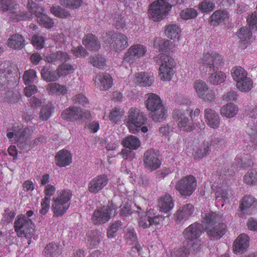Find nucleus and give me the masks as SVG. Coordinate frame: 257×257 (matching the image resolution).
<instances>
[{
	"instance_id": "nucleus-62",
	"label": "nucleus",
	"mask_w": 257,
	"mask_h": 257,
	"mask_svg": "<svg viewBox=\"0 0 257 257\" xmlns=\"http://www.w3.org/2000/svg\"><path fill=\"white\" fill-rule=\"evenodd\" d=\"M50 205V198L45 197L42 199L41 202V209L40 213L42 215L46 214L49 210Z\"/></svg>"
},
{
	"instance_id": "nucleus-4",
	"label": "nucleus",
	"mask_w": 257,
	"mask_h": 257,
	"mask_svg": "<svg viewBox=\"0 0 257 257\" xmlns=\"http://www.w3.org/2000/svg\"><path fill=\"white\" fill-rule=\"evenodd\" d=\"M173 5L167 0L155 1L149 7V19L154 22H161L169 15Z\"/></svg>"
},
{
	"instance_id": "nucleus-35",
	"label": "nucleus",
	"mask_w": 257,
	"mask_h": 257,
	"mask_svg": "<svg viewBox=\"0 0 257 257\" xmlns=\"http://www.w3.org/2000/svg\"><path fill=\"white\" fill-rule=\"evenodd\" d=\"M41 74L42 77L47 82H54L59 78L57 71H55L50 66H44Z\"/></svg>"
},
{
	"instance_id": "nucleus-25",
	"label": "nucleus",
	"mask_w": 257,
	"mask_h": 257,
	"mask_svg": "<svg viewBox=\"0 0 257 257\" xmlns=\"http://www.w3.org/2000/svg\"><path fill=\"white\" fill-rule=\"evenodd\" d=\"M133 81L140 86H149L154 81V77L148 73L141 72L134 75Z\"/></svg>"
},
{
	"instance_id": "nucleus-23",
	"label": "nucleus",
	"mask_w": 257,
	"mask_h": 257,
	"mask_svg": "<svg viewBox=\"0 0 257 257\" xmlns=\"http://www.w3.org/2000/svg\"><path fill=\"white\" fill-rule=\"evenodd\" d=\"M204 114L205 122L210 127L213 129L219 127L220 118L218 114L214 110L209 108H205Z\"/></svg>"
},
{
	"instance_id": "nucleus-38",
	"label": "nucleus",
	"mask_w": 257,
	"mask_h": 257,
	"mask_svg": "<svg viewBox=\"0 0 257 257\" xmlns=\"http://www.w3.org/2000/svg\"><path fill=\"white\" fill-rule=\"evenodd\" d=\"M240 42L245 47L251 42L252 32L247 27H242L238 33Z\"/></svg>"
},
{
	"instance_id": "nucleus-52",
	"label": "nucleus",
	"mask_w": 257,
	"mask_h": 257,
	"mask_svg": "<svg viewBox=\"0 0 257 257\" xmlns=\"http://www.w3.org/2000/svg\"><path fill=\"white\" fill-rule=\"evenodd\" d=\"M180 15L182 19L187 20L196 18L198 13L197 10L193 8H187L183 10Z\"/></svg>"
},
{
	"instance_id": "nucleus-47",
	"label": "nucleus",
	"mask_w": 257,
	"mask_h": 257,
	"mask_svg": "<svg viewBox=\"0 0 257 257\" xmlns=\"http://www.w3.org/2000/svg\"><path fill=\"white\" fill-rule=\"evenodd\" d=\"M124 238L126 242L128 244H136L137 243V236L134 227L128 226L124 230Z\"/></svg>"
},
{
	"instance_id": "nucleus-16",
	"label": "nucleus",
	"mask_w": 257,
	"mask_h": 257,
	"mask_svg": "<svg viewBox=\"0 0 257 257\" xmlns=\"http://www.w3.org/2000/svg\"><path fill=\"white\" fill-rule=\"evenodd\" d=\"M90 116V113L89 111L83 112L80 108L76 107H69L64 110L62 113V118L69 121L88 118Z\"/></svg>"
},
{
	"instance_id": "nucleus-39",
	"label": "nucleus",
	"mask_w": 257,
	"mask_h": 257,
	"mask_svg": "<svg viewBox=\"0 0 257 257\" xmlns=\"http://www.w3.org/2000/svg\"><path fill=\"white\" fill-rule=\"evenodd\" d=\"M141 144L140 140L133 135L125 137L122 142V145L124 147L132 150H137L140 147Z\"/></svg>"
},
{
	"instance_id": "nucleus-2",
	"label": "nucleus",
	"mask_w": 257,
	"mask_h": 257,
	"mask_svg": "<svg viewBox=\"0 0 257 257\" xmlns=\"http://www.w3.org/2000/svg\"><path fill=\"white\" fill-rule=\"evenodd\" d=\"M146 108L151 112L153 120L156 122L164 120L166 117L168 109L163 105L160 97L153 93L146 94L145 96Z\"/></svg>"
},
{
	"instance_id": "nucleus-45",
	"label": "nucleus",
	"mask_w": 257,
	"mask_h": 257,
	"mask_svg": "<svg viewBox=\"0 0 257 257\" xmlns=\"http://www.w3.org/2000/svg\"><path fill=\"white\" fill-rule=\"evenodd\" d=\"M231 75L236 83L248 76L247 72L240 66L233 67L231 70Z\"/></svg>"
},
{
	"instance_id": "nucleus-37",
	"label": "nucleus",
	"mask_w": 257,
	"mask_h": 257,
	"mask_svg": "<svg viewBox=\"0 0 257 257\" xmlns=\"http://www.w3.org/2000/svg\"><path fill=\"white\" fill-rule=\"evenodd\" d=\"M33 133V130L29 128H25L22 132V135L20 136L19 140H17V147L21 148L24 151H27L30 149L26 143L29 136Z\"/></svg>"
},
{
	"instance_id": "nucleus-10",
	"label": "nucleus",
	"mask_w": 257,
	"mask_h": 257,
	"mask_svg": "<svg viewBox=\"0 0 257 257\" xmlns=\"http://www.w3.org/2000/svg\"><path fill=\"white\" fill-rule=\"evenodd\" d=\"M193 88L197 96L205 102L212 105L215 98L213 90L210 89L208 84L202 80H197L193 84Z\"/></svg>"
},
{
	"instance_id": "nucleus-5",
	"label": "nucleus",
	"mask_w": 257,
	"mask_h": 257,
	"mask_svg": "<svg viewBox=\"0 0 257 257\" xmlns=\"http://www.w3.org/2000/svg\"><path fill=\"white\" fill-rule=\"evenodd\" d=\"M72 197L69 190H60L57 191L52 199V207L55 216L64 214L69 208V201Z\"/></svg>"
},
{
	"instance_id": "nucleus-41",
	"label": "nucleus",
	"mask_w": 257,
	"mask_h": 257,
	"mask_svg": "<svg viewBox=\"0 0 257 257\" xmlns=\"http://www.w3.org/2000/svg\"><path fill=\"white\" fill-rule=\"evenodd\" d=\"M237 88L241 92L247 93L253 87V82L250 77L247 76L236 83Z\"/></svg>"
},
{
	"instance_id": "nucleus-49",
	"label": "nucleus",
	"mask_w": 257,
	"mask_h": 257,
	"mask_svg": "<svg viewBox=\"0 0 257 257\" xmlns=\"http://www.w3.org/2000/svg\"><path fill=\"white\" fill-rule=\"evenodd\" d=\"M244 181L249 185L257 184V169L249 170L243 177Z\"/></svg>"
},
{
	"instance_id": "nucleus-63",
	"label": "nucleus",
	"mask_w": 257,
	"mask_h": 257,
	"mask_svg": "<svg viewBox=\"0 0 257 257\" xmlns=\"http://www.w3.org/2000/svg\"><path fill=\"white\" fill-rule=\"evenodd\" d=\"M121 226V223L120 222H116L113 223L109 227L107 231V236L108 238L114 237L118 230L119 228Z\"/></svg>"
},
{
	"instance_id": "nucleus-1",
	"label": "nucleus",
	"mask_w": 257,
	"mask_h": 257,
	"mask_svg": "<svg viewBox=\"0 0 257 257\" xmlns=\"http://www.w3.org/2000/svg\"><path fill=\"white\" fill-rule=\"evenodd\" d=\"M225 216L218 212H209L204 214L203 226L211 239H220L226 232V225L223 223Z\"/></svg>"
},
{
	"instance_id": "nucleus-43",
	"label": "nucleus",
	"mask_w": 257,
	"mask_h": 257,
	"mask_svg": "<svg viewBox=\"0 0 257 257\" xmlns=\"http://www.w3.org/2000/svg\"><path fill=\"white\" fill-rule=\"evenodd\" d=\"M238 108L235 104L229 103L224 105L220 110V113L222 116L230 118L235 116L238 113Z\"/></svg>"
},
{
	"instance_id": "nucleus-32",
	"label": "nucleus",
	"mask_w": 257,
	"mask_h": 257,
	"mask_svg": "<svg viewBox=\"0 0 257 257\" xmlns=\"http://www.w3.org/2000/svg\"><path fill=\"white\" fill-rule=\"evenodd\" d=\"M46 90L51 95H65L67 92V88L66 86L58 83H50L46 87Z\"/></svg>"
},
{
	"instance_id": "nucleus-11",
	"label": "nucleus",
	"mask_w": 257,
	"mask_h": 257,
	"mask_svg": "<svg viewBox=\"0 0 257 257\" xmlns=\"http://www.w3.org/2000/svg\"><path fill=\"white\" fill-rule=\"evenodd\" d=\"M35 233L34 224L32 220L24 215H19L17 219V236L25 237L28 239V243H30V238Z\"/></svg>"
},
{
	"instance_id": "nucleus-61",
	"label": "nucleus",
	"mask_w": 257,
	"mask_h": 257,
	"mask_svg": "<svg viewBox=\"0 0 257 257\" xmlns=\"http://www.w3.org/2000/svg\"><path fill=\"white\" fill-rule=\"evenodd\" d=\"M52 104H48L41 109L40 117L43 120H47L51 115Z\"/></svg>"
},
{
	"instance_id": "nucleus-60",
	"label": "nucleus",
	"mask_w": 257,
	"mask_h": 257,
	"mask_svg": "<svg viewBox=\"0 0 257 257\" xmlns=\"http://www.w3.org/2000/svg\"><path fill=\"white\" fill-rule=\"evenodd\" d=\"M140 214H138L139 216V225L140 227L144 229L149 228L151 225V222L150 221V210H149L147 214L145 216H140Z\"/></svg>"
},
{
	"instance_id": "nucleus-24",
	"label": "nucleus",
	"mask_w": 257,
	"mask_h": 257,
	"mask_svg": "<svg viewBox=\"0 0 257 257\" xmlns=\"http://www.w3.org/2000/svg\"><path fill=\"white\" fill-rule=\"evenodd\" d=\"M249 246V238L245 234H241L233 243V251L236 254L245 252Z\"/></svg>"
},
{
	"instance_id": "nucleus-18",
	"label": "nucleus",
	"mask_w": 257,
	"mask_h": 257,
	"mask_svg": "<svg viewBox=\"0 0 257 257\" xmlns=\"http://www.w3.org/2000/svg\"><path fill=\"white\" fill-rule=\"evenodd\" d=\"M158 151L151 149L146 151L144 156L145 167L151 170H156L161 165V161L159 158Z\"/></svg>"
},
{
	"instance_id": "nucleus-56",
	"label": "nucleus",
	"mask_w": 257,
	"mask_h": 257,
	"mask_svg": "<svg viewBox=\"0 0 257 257\" xmlns=\"http://www.w3.org/2000/svg\"><path fill=\"white\" fill-rule=\"evenodd\" d=\"M189 255L188 249L183 246L174 248L171 252L170 257H188Z\"/></svg>"
},
{
	"instance_id": "nucleus-58",
	"label": "nucleus",
	"mask_w": 257,
	"mask_h": 257,
	"mask_svg": "<svg viewBox=\"0 0 257 257\" xmlns=\"http://www.w3.org/2000/svg\"><path fill=\"white\" fill-rule=\"evenodd\" d=\"M198 8L202 13H209L214 10L215 4L213 2L205 0L199 5Z\"/></svg>"
},
{
	"instance_id": "nucleus-55",
	"label": "nucleus",
	"mask_w": 257,
	"mask_h": 257,
	"mask_svg": "<svg viewBox=\"0 0 257 257\" xmlns=\"http://www.w3.org/2000/svg\"><path fill=\"white\" fill-rule=\"evenodd\" d=\"M37 78L36 72L33 69L26 71L24 74L23 79L26 85L33 83Z\"/></svg>"
},
{
	"instance_id": "nucleus-21",
	"label": "nucleus",
	"mask_w": 257,
	"mask_h": 257,
	"mask_svg": "<svg viewBox=\"0 0 257 257\" xmlns=\"http://www.w3.org/2000/svg\"><path fill=\"white\" fill-rule=\"evenodd\" d=\"M256 204L255 199L251 196H245L241 200L239 206L238 215L241 217H244L245 214L251 213V209Z\"/></svg>"
},
{
	"instance_id": "nucleus-26",
	"label": "nucleus",
	"mask_w": 257,
	"mask_h": 257,
	"mask_svg": "<svg viewBox=\"0 0 257 257\" xmlns=\"http://www.w3.org/2000/svg\"><path fill=\"white\" fill-rule=\"evenodd\" d=\"M72 162V155L67 150L59 151L55 156V163L60 167H65Z\"/></svg>"
},
{
	"instance_id": "nucleus-31",
	"label": "nucleus",
	"mask_w": 257,
	"mask_h": 257,
	"mask_svg": "<svg viewBox=\"0 0 257 257\" xmlns=\"http://www.w3.org/2000/svg\"><path fill=\"white\" fill-rule=\"evenodd\" d=\"M172 42L169 40L163 39L162 38H157L155 39L154 42V47L155 48L159 50L160 54H165L170 51L171 48Z\"/></svg>"
},
{
	"instance_id": "nucleus-3",
	"label": "nucleus",
	"mask_w": 257,
	"mask_h": 257,
	"mask_svg": "<svg viewBox=\"0 0 257 257\" xmlns=\"http://www.w3.org/2000/svg\"><path fill=\"white\" fill-rule=\"evenodd\" d=\"M156 64L159 65L158 75L163 81H170L174 73L176 63L174 59L166 54H158L154 57Z\"/></svg>"
},
{
	"instance_id": "nucleus-8",
	"label": "nucleus",
	"mask_w": 257,
	"mask_h": 257,
	"mask_svg": "<svg viewBox=\"0 0 257 257\" xmlns=\"http://www.w3.org/2000/svg\"><path fill=\"white\" fill-rule=\"evenodd\" d=\"M116 206L112 203L97 208L94 211L92 216V222L96 225L105 223L116 214Z\"/></svg>"
},
{
	"instance_id": "nucleus-17",
	"label": "nucleus",
	"mask_w": 257,
	"mask_h": 257,
	"mask_svg": "<svg viewBox=\"0 0 257 257\" xmlns=\"http://www.w3.org/2000/svg\"><path fill=\"white\" fill-rule=\"evenodd\" d=\"M194 207L190 203L186 204L179 208L175 213L176 221L178 223H183L194 216Z\"/></svg>"
},
{
	"instance_id": "nucleus-51",
	"label": "nucleus",
	"mask_w": 257,
	"mask_h": 257,
	"mask_svg": "<svg viewBox=\"0 0 257 257\" xmlns=\"http://www.w3.org/2000/svg\"><path fill=\"white\" fill-rule=\"evenodd\" d=\"M103 236V234L99 231H91L89 234V239L88 241L92 247H95L98 245Z\"/></svg>"
},
{
	"instance_id": "nucleus-14",
	"label": "nucleus",
	"mask_w": 257,
	"mask_h": 257,
	"mask_svg": "<svg viewBox=\"0 0 257 257\" xmlns=\"http://www.w3.org/2000/svg\"><path fill=\"white\" fill-rule=\"evenodd\" d=\"M185 112L182 110H176L173 113V118L177 122L178 128L183 132H190L195 128V124L186 116Z\"/></svg>"
},
{
	"instance_id": "nucleus-15",
	"label": "nucleus",
	"mask_w": 257,
	"mask_h": 257,
	"mask_svg": "<svg viewBox=\"0 0 257 257\" xmlns=\"http://www.w3.org/2000/svg\"><path fill=\"white\" fill-rule=\"evenodd\" d=\"M203 226V225L197 222L190 225L183 232L184 237L188 241L198 242L196 239L202 234ZM192 247L194 250L197 249L195 242H193Z\"/></svg>"
},
{
	"instance_id": "nucleus-28",
	"label": "nucleus",
	"mask_w": 257,
	"mask_h": 257,
	"mask_svg": "<svg viewBox=\"0 0 257 257\" xmlns=\"http://www.w3.org/2000/svg\"><path fill=\"white\" fill-rule=\"evenodd\" d=\"M174 200L169 194H166L158 199V206L165 213L170 212L174 207Z\"/></svg>"
},
{
	"instance_id": "nucleus-64",
	"label": "nucleus",
	"mask_w": 257,
	"mask_h": 257,
	"mask_svg": "<svg viewBox=\"0 0 257 257\" xmlns=\"http://www.w3.org/2000/svg\"><path fill=\"white\" fill-rule=\"evenodd\" d=\"M246 132L250 137H255L257 136V122H250L248 123Z\"/></svg>"
},
{
	"instance_id": "nucleus-36",
	"label": "nucleus",
	"mask_w": 257,
	"mask_h": 257,
	"mask_svg": "<svg viewBox=\"0 0 257 257\" xmlns=\"http://www.w3.org/2000/svg\"><path fill=\"white\" fill-rule=\"evenodd\" d=\"M69 59V56L67 53L59 51L46 56L45 60L48 63H55L63 61H67Z\"/></svg>"
},
{
	"instance_id": "nucleus-20",
	"label": "nucleus",
	"mask_w": 257,
	"mask_h": 257,
	"mask_svg": "<svg viewBox=\"0 0 257 257\" xmlns=\"http://www.w3.org/2000/svg\"><path fill=\"white\" fill-rule=\"evenodd\" d=\"M106 175H100L92 179L88 183V191L93 194H96L101 190L107 184Z\"/></svg>"
},
{
	"instance_id": "nucleus-27",
	"label": "nucleus",
	"mask_w": 257,
	"mask_h": 257,
	"mask_svg": "<svg viewBox=\"0 0 257 257\" xmlns=\"http://www.w3.org/2000/svg\"><path fill=\"white\" fill-rule=\"evenodd\" d=\"M229 16L228 12L224 10H217L210 17V22L214 25L225 24L228 22Z\"/></svg>"
},
{
	"instance_id": "nucleus-30",
	"label": "nucleus",
	"mask_w": 257,
	"mask_h": 257,
	"mask_svg": "<svg viewBox=\"0 0 257 257\" xmlns=\"http://www.w3.org/2000/svg\"><path fill=\"white\" fill-rule=\"evenodd\" d=\"M214 189L215 191L216 200L217 202L222 201L221 206H223L224 202L228 199V186L225 184H222L221 186L217 185L214 186ZM213 189V188L212 187Z\"/></svg>"
},
{
	"instance_id": "nucleus-42",
	"label": "nucleus",
	"mask_w": 257,
	"mask_h": 257,
	"mask_svg": "<svg viewBox=\"0 0 257 257\" xmlns=\"http://www.w3.org/2000/svg\"><path fill=\"white\" fill-rule=\"evenodd\" d=\"M234 163L236 168L246 167L252 164V160L248 154H239L236 156Z\"/></svg>"
},
{
	"instance_id": "nucleus-59",
	"label": "nucleus",
	"mask_w": 257,
	"mask_h": 257,
	"mask_svg": "<svg viewBox=\"0 0 257 257\" xmlns=\"http://www.w3.org/2000/svg\"><path fill=\"white\" fill-rule=\"evenodd\" d=\"M44 252L46 255L51 257L58 254L59 251L56 244L51 243L45 247Z\"/></svg>"
},
{
	"instance_id": "nucleus-54",
	"label": "nucleus",
	"mask_w": 257,
	"mask_h": 257,
	"mask_svg": "<svg viewBox=\"0 0 257 257\" xmlns=\"http://www.w3.org/2000/svg\"><path fill=\"white\" fill-rule=\"evenodd\" d=\"M74 70V68L71 65L63 64L57 69L59 78L61 76H65L72 73Z\"/></svg>"
},
{
	"instance_id": "nucleus-12",
	"label": "nucleus",
	"mask_w": 257,
	"mask_h": 257,
	"mask_svg": "<svg viewBox=\"0 0 257 257\" xmlns=\"http://www.w3.org/2000/svg\"><path fill=\"white\" fill-rule=\"evenodd\" d=\"M146 118L144 113L137 108H131L128 111L126 125L130 132L136 134L140 130V127L145 123Z\"/></svg>"
},
{
	"instance_id": "nucleus-29",
	"label": "nucleus",
	"mask_w": 257,
	"mask_h": 257,
	"mask_svg": "<svg viewBox=\"0 0 257 257\" xmlns=\"http://www.w3.org/2000/svg\"><path fill=\"white\" fill-rule=\"evenodd\" d=\"M181 32L180 27L174 24H169L167 25L165 30L166 36L173 42L179 41Z\"/></svg>"
},
{
	"instance_id": "nucleus-13",
	"label": "nucleus",
	"mask_w": 257,
	"mask_h": 257,
	"mask_svg": "<svg viewBox=\"0 0 257 257\" xmlns=\"http://www.w3.org/2000/svg\"><path fill=\"white\" fill-rule=\"evenodd\" d=\"M197 186V181L192 175L182 178L177 183L175 188L182 195L189 196L192 194Z\"/></svg>"
},
{
	"instance_id": "nucleus-57",
	"label": "nucleus",
	"mask_w": 257,
	"mask_h": 257,
	"mask_svg": "<svg viewBox=\"0 0 257 257\" xmlns=\"http://www.w3.org/2000/svg\"><path fill=\"white\" fill-rule=\"evenodd\" d=\"M45 39L39 35H34L32 38V43L33 46L38 50L42 49L45 46Z\"/></svg>"
},
{
	"instance_id": "nucleus-40",
	"label": "nucleus",
	"mask_w": 257,
	"mask_h": 257,
	"mask_svg": "<svg viewBox=\"0 0 257 257\" xmlns=\"http://www.w3.org/2000/svg\"><path fill=\"white\" fill-rule=\"evenodd\" d=\"M209 144L207 142L193 148L192 154L195 159H201L210 152Z\"/></svg>"
},
{
	"instance_id": "nucleus-48",
	"label": "nucleus",
	"mask_w": 257,
	"mask_h": 257,
	"mask_svg": "<svg viewBox=\"0 0 257 257\" xmlns=\"http://www.w3.org/2000/svg\"><path fill=\"white\" fill-rule=\"evenodd\" d=\"M50 12L55 17L61 19L68 18L71 15L68 10L62 8L59 6H55L51 7Z\"/></svg>"
},
{
	"instance_id": "nucleus-6",
	"label": "nucleus",
	"mask_w": 257,
	"mask_h": 257,
	"mask_svg": "<svg viewBox=\"0 0 257 257\" xmlns=\"http://www.w3.org/2000/svg\"><path fill=\"white\" fill-rule=\"evenodd\" d=\"M147 51V47L140 44L131 46L125 53L122 65L126 69L131 68L135 62L143 57Z\"/></svg>"
},
{
	"instance_id": "nucleus-50",
	"label": "nucleus",
	"mask_w": 257,
	"mask_h": 257,
	"mask_svg": "<svg viewBox=\"0 0 257 257\" xmlns=\"http://www.w3.org/2000/svg\"><path fill=\"white\" fill-rule=\"evenodd\" d=\"M132 202H130L127 204L124 205L120 211V215L122 216H126L128 215L131 214L135 211V208L137 209L136 211V212L138 214H140V211L142 210L141 207L135 205L132 207Z\"/></svg>"
},
{
	"instance_id": "nucleus-34",
	"label": "nucleus",
	"mask_w": 257,
	"mask_h": 257,
	"mask_svg": "<svg viewBox=\"0 0 257 257\" xmlns=\"http://www.w3.org/2000/svg\"><path fill=\"white\" fill-rule=\"evenodd\" d=\"M0 9L8 11L10 19L14 20L16 18V13L14 2L11 0H0Z\"/></svg>"
},
{
	"instance_id": "nucleus-53",
	"label": "nucleus",
	"mask_w": 257,
	"mask_h": 257,
	"mask_svg": "<svg viewBox=\"0 0 257 257\" xmlns=\"http://www.w3.org/2000/svg\"><path fill=\"white\" fill-rule=\"evenodd\" d=\"M61 6L70 9H77L82 4V0H59Z\"/></svg>"
},
{
	"instance_id": "nucleus-22",
	"label": "nucleus",
	"mask_w": 257,
	"mask_h": 257,
	"mask_svg": "<svg viewBox=\"0 0 257 257\" xmlns=\"http://www.w3.org/2000/svg\"><path fill=\"white\" fill-rule=\"evenodd\" d=\"M95 86L101 90L109 89L112 85V79L108 73H99L93 78Z\"/></svg>"
},
{
	"instance_id": "nucleus-44",
	"label": "nucleus",
	"mask_w": 257,
	"mask_h": 257,
	"mask_svg": "<svg viewBox=\"0 0 257 257\" xmlns=\"http://www.w3.org/2000/svg\"><path fill=\"white\" fill-rule=\"evenodd\" d=\"M226 74L221 71H217L211 73L208 77L209 82L212 85H219L223 83L226 80Z\"/></svg>"
},
{
	"instance_id": "nucleus-46",
	"label": "nucleus",
	"mask_w": 257,
	"mask_h": 257,
	"mask_svg": "<svg viewBox=\"0 0 257 257\" xmlns=\"http://www.w3.org/2000/svg\"><path fill=\"white\" fill-rule=\"evenodd\" d=\"M124 114L123 108L119 107H115L112 108L109 113V119L115 123H119Z\"/></svg>"
},
{
	"instance_id": "nucleus-9",
	"label": "nucleus",
	"mask_w": 257,
	"mask_h": 257,
	"mask_svg": "<svg viewBox=\"0 0 257 257\" xmlns=\"http://www.w3.org/2000/svg\"><path fill=\"white\" fill-rule=\"evenodd\" d=\"M31 13L35 15L38 24L46 29L52 28L54 25L53 20L46 15L43 7L38 6L32 1H29L28 5Z\"/></svg>"
},
{
	"instance_id": "nucleus-7",
	"label": "nucleus",
	"mask_w": 257,
	"mask_h": 257,
	"mask_svg": "<svg viewBox=\"0 0 257 257\" xmlns=\"http://www.w3.org/2000/svg\"><path fill=\"white\" fill-rule=\"evenodd\" d=\"M199 63L202 65L199 66V70L201 72L205 73L212 69L215 70L218 69L223 64L222 57L216 53H204L202 57L199 60Z\"/></svg>"
},
{
	"instance_id": "nucleus-33",
	"label": "nucleus",
	"mask_w": 257,
	"mask_h": 257,
	"mask_svg": "<svg viewBox=\"0 0 257 257\" xmlns=\"http://www.w3.org/2000/svg\"><path fill=\"white\" fill-rule=\"evenodd\" d=\"M83 44L88 49L97 51L100 48V43L96 38L91 34H88L83 38Z\"/></svg>"
},
{
	"instance_id": "nucleus-19",
	"label": "nucleus",
	"mask_w": 257,
	"mask_h": 257,
	"mask_svg": "<svg viewBox=\"0 0 257 257\" xmlns=\"http://www.w3.org/2000/svg\"><path fill=\"white\" fill-rule=\"evenodd\" d=\"M129 45L127 37L122 33H117L112 38L110 49L114 52H120L124 50Z\"/></svg>"
}]
</instances>
